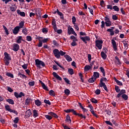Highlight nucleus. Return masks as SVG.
Segmentation results:
<instances>
[{
	"mask_svg": "<svg viewBox=\"0 0 129 129\" xmlns=\"http://www.w3.org/2000/svg\"><path fill=\"white\" fill-rule=\"evenodd\" d=\"M96 47H97L99 50L102 49V44H103V41L100 40H97L95 41Z\"/></svg>",
	"mask_w": 129,
	"mask_h": 129,
	"instance_id": "7ed1b4c3",
	"label": "nucleus"
},
{
	"mask_svg": "<svg viewBox=\"0 0 129 129\" xmlns=\"http://www.w3.org/2000/svg\"><path fill=\"white\" fill-rule=\"evenodd\" d=\"M91 69V66L87 65L84 68V70L86 72H87V71H89Z\"/></svg>",
	"mask_w": 129,
	"mask_h": 129,
	"instance_id": "b1692460",
	"label": "nucleus"
},
{
	"mask_svg": "<svg viewBox=\"0 0 129 129\" xmlns=\"http://www.w3.org/2000/svg\"><path fill=\"white\" fill-rule=\"evenodd\" d=\"M91 102H92L93 103H97L98 102V101H97V100L93 98L91 99Z\"/></svg>",
	"mask_w": 129,
	"mask_h": 129,
	"instance_id": "3c124183",
	"label": "nucleus"
},
{
	"mask_svg": "<svg viewBox=\"0 0 129 129\" xmlns=\"http://www.w3.org/2000/svg\"><path fill=\"white\" fill-rule=\"evenodd\" d=\"M14 123H18L19 122V117H17L15 118V119L14 120Z\"/></svg>",
	"mask_w": 129,
	"mask_h": 129,
	"instance_id": "bf43d9fd",
	"label": "nucleus"
},
{
	"mask_svg": "<svg viewBox=\"0 0 129 129\" xmlns=\"http://www.w3.org/2000/svg\"><path fill=\"white\" fill-rule=\"evenodd\" d=\"M105 26V22H104V21H101V29H103Z\"/></svg>",
	"mask_w": 129,
	"mask_h": 129,
	"instance_id": "5fc2aeb1",
	"label": "nucleus"
},
{
	"mask_svg": "<svg viewBox=\"0 0 129 129\" xmlns=\"http://www.w3.org/2000/svg\"><path fill=\"white\" fill-rule=\"evenodd\" d=\"M22 33L25 35L27 36L28 35V29L25 28L22 29Z\"/></svg>",
	"mask_w": 129,
	"mask_h": 129,
	"instance_id": "c85d7f7f",
	"label": "nucleus"
},
{
	"mask_svg": "<svg viewBox=\"0 0 129 129\" xmlns=\"http://www.w3.org/2000/svg\"><path fill=\"white\" fill-rule=\"evenodd\" d=\"M48 114H49V115H51V116H53V117H54L55 118H58V115L57 114L53 112H49L48 113Z\"/></svg>",
	"mask_w": 129,
	"mask_h": 129,
	"instance_id": "2eb2a0df",
	"label": "nucleus"
},
{
	"mask_svg": "<svg viewBox=\"0 0 129 129\" xmlns=\"http://www.w3.org/2000/svg\"><path fill=\"white\" fill-rule=\"evenodd\" d=\"M23 37L22 36H19L17 38V43L18 44H21V43H22V41H24V40H23Z\"/></svg>",
	"mask_w": 129,
	"mask_h": 129,
	"instance_id": "a211bd4d",
	"label": "nucleus"
},
{
	"mask_svg": "<svg viewBox=\"0 0 129 129\" xmlns=\"http://www.w3.org/2000/svg\"><path fill=\"white\" fill-rule=\"evenodd\" d=\"M103 81H107V79H106V78H102L100 81V82H103Z\"/></svg>",
	"mask_w": 129,
	"mask_h": 129,
	"instance_id": "052dcab7",
	"label": "nucleus"
},
{
	"mask_svg": "<svg viewBox=\"0 0 129 129\" xmlns=\"http://www.w3.org/2000/svg\"><path fill=\"white\" fill-rule=\"evenodd\" d=\"M7 76H9V77H11V78H14V75L12 74H11L10 73H8L7 74Z\"/></svg>",
	"mask_w": 129,
	"mask_h": 129,
	"instance_id": "e2e57ef3",
	"label": "nucleus"
},
{
	"mask_svg": "<svg viewBox=\"0 0 129 129\" xmlns=\"http://www.w3.org/2000/svg\"><path fill=\"white\" fill-rule=\"evenodd\" d=\"M17 14H19V15H20L21 17H25L26 14H25V12H21L20 10H17Z\"/></svg>",
	"mask_w": 129,
	"mask_h": 129,
	"instance_id": "393cba45",
	"label": "nucleus"
},
{
	"mask_svg": "<svg viewBox=\"0 0 129 129\" xmlns=\"http://www.w3.org/2000/svg\"><path fill=\"white\" fill-rule=\"evenodd\" d=\"M101 56L102 58H103L104 59V60H106V58L107 57V55L103 51L101 52Z\"/></svg>",
	"mask_w": 129,
	"mask_h": 129,
	"instance_id": "dca6fc26",
	"label": "nucleus"
},
{
	"mask_svg": "<svg viewBox=\"0 0 129 129\" xmlns=\"http://www.w3.org/2000/svg\"><path fill=\"white\" fill-rule=\"evenodd\" d=\"M64 80L67 84H70V81L67 78H64Z\"/></svg>",
	"mask_w": 129,
	"mask_h": 129,
	"instance_id": "49530a36",
	"label": "nucleus"
},
{
	"mask_svg": "<svg viewBox=\"0 0 129 129\" xmlns=\"http://www.w3.org/2000/svg\"><path fill=\"white\" fill-rule=\"evenodd\" d=\"M24 26H25V21H21L19 23V26L17 27H19V29H22Z\"/></svg>",
	"mask_w": 129,
	"mask_h": 129,
	"instance_id": "aec40b11",
	"label": "nucleus"
},
{
	"mask_svg": "<svg viewBox=\"0 0 129 129\" xmlns=\"http://www.w3.org/2000/svg\"><path fill=\"white\" fill-rule=\"evenodd\" d=\"M35 103L37 106H40L42 104V102L39 100H36L35 101Z\"/></svg>",
	"mask_w": 129,
	"mask_h": 129,
	"instance_id": "cd10ccee",
	"label": "nucleus"
},
{
	"mask_svg": "<svg viewBox=\"0 0 129 129\" xmlns=\"http://www.w3.org/2000/svg\"><path fill=\"white\" fill-rule=\"evenodd\" d=\"M99 73L98 72H94V74H93V77L94 78H95V79L96 80V78H99Z\"/></svg>",
	"mask_w": 129,
	"mask_h": 129,
	"instance_id": "4be33fe9",
	"label": "nucleus"
},
{
	"mask_svg": "<svg viewBox=\"0 0 129 129\" xmlns=\"http://www.w3.org/2000/svg\"><path fill=\"white\" fill-rule=\"evenodd\" d=\"M18 76H19V77H20V78H22L24 79H27V77L25 75L22 74L21 73H18Z\"/></svg>",
	"mask_w": 129,
	"mask_h": 129,
	"instance_id": "a878e982",
	"label": "nucleus"
},
{
	"mask_svg": "<svg viewBox=\"0 0 129 129\" xmlns=\"http://www.w3.org/2000/svg\"><path fill=\"white\" fill-rule=\"evenodd\" d=\"M123 45L124 46V48L125 49H127V48H128V44H127V43H126V41L123 42Z\"/></svg>",
	"mask_w": 129,
	"mask_h": 129,
	"instance_id": "8fccbe9b",
	"label": "nucleus"
},
{
	"mask_svg": "<svg viewBox=\"0 0 129 129\" xmlns=\"http://www.w3.org/2000/svg\"><path fill=\"white\" fill-rule=\"evenodd\" d=\"M5 108H6V110H7V111H9L10 112H11V111H12V109H11V107H10V105H6Z\"/></svg>",
	"mask_w": 129,
	"mask_h": 129,
	"instance_id": "473e14b6",
	"label": "nucleus"
},
{
	"mask_svg": "<svg viewBox=\"0 0 129 129\" xmlns=\"http://www.w3.org/2000/svg\"><path fill=\"white\" fill-rule=\"evenodd\" d=\"M66 122H69V123H71V119H70V116L67 115L66 119Z\"/></svg>",
	"mask_w": 129,
	"mask_h": 129,
	"instance_id": "bb28decb",
	"label": "nucleus"
},
{
	"mask_svg": "<svg viewBox=\"0 0 129 129\" xmlns=\"http://www.w3.org/2000/svg\"><path fill=\"white\" fill-rule=\"evenodd\" d=\"M39 82H40V83H41V86H42L43 89H44V90H46V91H49L48 87H46V85H45V84L44 83H43V82H42V81L39 80Z\"/></svg>",
	"mask_w": 129,
	"mask_h": 129,
	"instance_id": "9d476101",
	"label": "nucleus"
},
{
	"mask_svg": "<svg viewBox=\"0 0 129 129\" xmlns=\"http://www.w3.org/2000/svg\"><path fill=\"white\" fill-rule=\"evenodd\" d=\"M95 80H96L95 79V78H94L93 77H92V78L89 79L88 80V82H90V83H93V82H94V81H95Z\"/></svg>",
	"mask_w": 129,
	"mask_h": 129,
	"instance_id": "c9c22d12",
	"label": "nucleus"
},
{
	"mask_svg": "<svg viewBox=\"0 0 129 129\" xmlns=\"http://www.w3.org/2000/svg\"><path fill=\"white\" fill-rule=\"evenodd\" d=\"M68 72H69V74H70L71 75H73V74H74V72L73 71V69H69Z\"/></svg>",
	"mask_w": 129,
	"mask_h": 129,
	"instance_id": "c03bdc74",
	"label": "nucleus"
},
{
	"mask_svg": "<svg viewBox=\"0 0 129 129\" xmlns=\"http://www.w3.org/2000/svg\"><path fill=\"white\" fill-rule=\"evenodd\" d=\"M99 86L100 87H103L104 89L107 91V87H106V85H105V83H103V82H100Z\"/></svg>",
	"mask_w": 129,
	"mask_h": 129,
	"instance_id": "9b49d317",
	"label": "nucleus"
},
{
	"mask_svg": "<svg viewBox=\"0 0 129 129\" xmlns=\"http://www.w3.org/2000/svg\"><path fill=\"white\" fill-rule=\"evenodd\" d=\"M81 39L85 44H87V41H90V38H89V36L82 37H81Z\"/></svg>",
	"mask_w": 129,
	"mask_h": 129,
	"instance_id": "6e6552de",
	"label": "nucleus"
},
{
	"mask_svg": "<svg viewBox=\"0 0 129 129\" xmlns=\"http://www.w3.org/2000/svg\"><path fill=\"white\" fill-rule=\"evenodd\" d=\"M44 103H46V104H48V105H51V102H50V101L44 100Z\"/></svg>",
	"mask_w": 129,
	"mask_h": 129,
	"instance_id": "4d7b16f0",
	"label": "nucleus"
},
{
	"mask_svg": "<svg viewBox=\"0 0 129 129\" xmlns=\"http://www.w3.org/2000/svg\"><path fill=\"white\" fill-rule=\"evenodd\" d=\"M91 113L94 115V116H95L96 117H97V115L95 113V112H94V110H90Z\"/></svg>",
	"mask_w": 129,
	"mask_h": 129,
	"instance_id": "0e129e2a",
	"label": "nucleus"
},
{
	"mask_svg": "<svg viewBox=\"0 0 129 129\" xmlns=\"http://www.w3.org/2000/svg\"><path fill=\"white\" fill-rule=\"evenodd\" d=\"M35 66L37 68H42V67H45V63L42 61L40 60L39 59H35Z\"/></svg>",
	"mask_w": 129,
	"mask_h": 129,
	"instance_id": "f03ea898",
	"label": "nucleus"
},
{
	"mask_svg": "<svg viewBox=\"0 0 129 129\" xmlns=\"http://www.w3.org/2000/svg\"><path fill=\"white\" fill-rule=\"evenodd\" d=\"M113 10L115 11V12H119V8L117 6H113Z\"/></svg>",
	"mask_w": 129,
	"mask_h": 129,
	"instance_id": "58836bf2",
	"label": "nucleus"
},
{
	"mask_svg": "<svg viewBox=\"0 0 129 129\" xmlns=\"http://www.w3.org/2000/svg\"><path fill=\"white\" fill-rule=\"evenodd\" d=\"M3 29H4L5 31V33H6L7 35H9V30H8V28H7V27L5 25H3Z\"/></svg>",
	"mask_w": 129,
	"mask_h": 129,
	"instance_id": "ea45409f",
	"label": "nucleus"
},
{
	"mask_svg": "<svg viewBox=\"0 0 129 129\" xmlns=\"http://www.w3.org/2000/svg\"><path fill=\"white\" fill-rule=\"evenodd\" d=\"M53 54L55 57H56V58H57V59H59V58H60V53L59 50L57 49H54L53 50Z\"/></svg>",
	"mask_w": 129,
	"mask_h": 129,
	"instance_id": "0eeeda50",
	"label": "nucleus"
},
{
	"mask_svg": "<svg viewBox=\"0 0 129 129\" xmlns=\"http://www.w3.org/2000/svg\"><path fill=\"white\" fill-rule=\"evenodd\" d=\"M49 95H51L52 96H54L55 95V92L52 90L49 91Z\"/></svg>",
	"mask_w": 129,
	"mask_h": 129,
	"instance_id": "79ce46f5",
	"label": "nucleus"
},
{
	"mask_svg": "<svg viewBox=\"0 0 129 129\" xmlns=\"http://www.w3.org/2000/svg\"><path fill=\"white\" fill-rule=\"evenodd\" d=\"M76 22V18L75 17L73 16L72 17V23L74 24V25H75V23Z\"/></svg>",
	"mask_w": 129,
	"mask_h": 129,
	"instance_id": "6e6d98bb",
	"label": "nucleus"
},
{
	"mask_svg": "<svg viewBox=\"0 0 129 129\" xmlns=\"http://www.w3.org/2000/svg\"><path fill=\"white\" fill-rule=\"evenodd\" d=\"M19 49H20V46L19 44L17 43H14L13 44V50L17 52V51H19Z\"/></svg>",
	"mask_w": 129,
	"mask_h": 129,
	"instance_id": "1a4fd4ad",
	"label": "nucleus"
},
{
	"mask_svg": "<svg viewBox=\"0 0 129 129\" xmlns=\"http://www.w3.org/2000/svg\"><path fill=\"white\" fill-rule=\"evenodd\" d=\"M14 95L16 98H21L22 96H25V94L23 92H20L19 94L17 92L14 93Z\"/></svg>",
	"mask_w": 129,
	"mask_h": 129,
	"instance_id": "423d86ee",
	"label": "nucleus"
},
{
	"mask_svg": "<svg viewBox=\"0 0 129 129\" xmlns=\"http://www.w3.org/2000/svg\"><path fill=\"white\" fill-rule=\"evenodd\" d=\"M70 38L71 39V40H73V42H78V40L74 36H71Z\"/></svg>",
	"mask_w": 129,
	"mask_h": 129,
	"instance_id": "e433bc0d",
	"label": "nucleus"
},
{
	"mask_svg": "<svg viewBox=\"0 0 129 129\" xmlns=\"http://www.w3.org/2000/svg\"><path fill=\"white\" fill-rule=\"evenodd\" d=\"M7 90L8 91H9V92H13V91H14V90H13V89H12V88H11L9 86L7 87Z\"/></svg>",
	"mask_w": 129,
	"mask_h": 129,
	"instance_id": "13d9d810",
	"label": "nucleus"
},
{
	"mask_svg": "<svg viewBox=\"0 0 129 129\" xmlns=\"http://www.w3.org/2000/svg\"><path fill=\"white\" fill-rule=\"evenodd\" d=\"M45 117L47 119H48L49 120H50L53 117L49 115H45Z\"/></svg>",
	"mask_w": 129,
	"mask_h": 129,
	"instance_id": "a18cd8bd",
	"label": "nucleus"
},
{
	"mask_svg": "<svg viewBox=\"0 0 129 129\" xmlns=\"http://www.w3.org/2000/svg\"><path fill=\"white\" fill-rule=\"evenodd\" d=\"M115 64H116V65H121V62H120V60H119L118 57L116 56L115 57Z\"/></svg>",
	"mask_w": 129,
	"mask_h": 129,
	"instance_id": "ddd939ff",
	"label": "nucleus"
},
{
	"mask_svg": "<svg viewBox=\"0 0 129 129\" xmlns=\"http://www.w3.org/2000/svg\"><path fill=\"white\" fill-rule=\"evenodd\" d=\"M64 93L65 94H66V95H69V94H70V90H69V89H66L64 90Z\"/></svg>",
	"mask_w": 129,
	"mask_h": 129,
	"instance_id": "37998d69",
	"label": "nucleus"
},
{
	"mask_svg": "<svg viewBox=\"0 0 129 129\" xmlns=\"http://www.w3.org/2000/svg\"><path fill=\"white\" fill-rule=\"evenodd\" d=\"M53 75L54 77H55L57 80L61 81L62 80V78H61L58 74L56 73V72L53 73Z\"/></svg>",
	"mask_w": 129,
	"mask_h": 129,
	"instance_id": "f8f14e48",
	"label": "nucleus"
},
{
	"mask_svg": "<svg viewBox=\"0 0 129 129\" xmlns=\"http://www.w3.org/2000/svg\"><path fill=\"white\" fill-rule=\"evenodd\" d=\"M65 54H66V52L62 50L59 51V56H64Z\"/></svg>",
	"mask_w": 129,
	"mask_h": 129,
	"instance_id": "603ef678",
	"label": "nucleus"
},
{
	"mask_svg": "<svg viewBox=\"0 0 129 129\" xmlns=\"http://www.w3.org/2000/svg\"><path fill=\"white\" fill-rule=\"evenodd\" d=\"M22 67L23 69H27L28 68V64H24L22 66Z\"/></svg>",
	"mask_w": 129,
	"mask_h": 129,
	"instance_id": "69168bd1",
	"label": "nucleus"
},
{
	"mask_svg": "<svg viewBox=\"0 0 129 129\" xmlns=\"http://www.w3.org/2000/svg\"><path fill=\"white\" fill-rule=\"evenodd\" d=\"M26 40L28 42H31V41H32V37H31V36H27L26 37Z\"/></svg>",
	"mask_w": 129,
	"mask_h": 129,
	"instance_id": "de8ad7c7",
	"label": "nucleus"
},
{
	"mask_svg": "<svg viewBox=\"0 0 129 129\" xmlns=\"http://www.w3.org/2000/svg\"><path fill=\"white\" fill-rule=\"evenodd\" d=\"M115 90L116 91V92H119V91H120V89H119V87H118V86H115Z\"/></svg>",
	"mask_w": 129,
	"mask_h": 129,
	"instance_id": "09e8293b",
	"label": "nucleus"
},
{
	"mask_svg": "<svg viewBox=\"0 0 129 129\" xmlns=\"http://www.w3.org/2000/svg\"><path fill=\"white\" fill-rule=\"evenodd\" d=\"M68 35H71V34H73V35H74V36L77 37V34H76L75 31H74V29H73V28L70 26L68 27Z\"/></svg>",
	"mask_w": 129,
	"mask_h": 129,
	"instance_id": "20e7f679",
	"label": "nucleus"
},
{
	"mask_svg": "<svg viewBox=\"0 0 129 129\" xmlns=\"http://www.w3.org/2000/svg\"><path fill=\"white\" fill-rule=\"evenodd\" d=\"M17 6H16V5H14V6H11L10 7V11L11 12H16L17 11Z\"/></svg>",
	"mask_w": 129,
	"mask_h": 129,
	"instance_id": "5701e85b",
	"label": "nucleus"
},
{
	"mask_svg": "<svg viewBox=\"0 0 129 129\" xmlns=\"http://www.w3.org/2000/svg\"><path fill=\"white\" fill-rule=\"evenodd\" d=\"M121 97L124 99V100H127V99H128V96L126 94L122 95Z\"/></svg>",
	"mask_w": 129,
	"mask_h": 129,
	"instance_id": "f704fd0d",
	"label": "nucleus"
},
{
	"mask_svg": "<svg viewBox=\"0 0 129 129\" xmlns=\"http://www.w3.org/2000/svg\"><path fill=\"white\" fill-rule=\"evenodd\" d=\"M107 32H109L110 33V36H113V35H114V31L110 29H108L107 30Z\"/></svg>",
	"mask_w": 129,
	"mask_h": 129,
	"instance_id": "c756f323",
	"label": "nucleus"
},
{
	"mask_svg": "<svg viewBox=\"0 0 129 129\" xmlns=\"http://www.w3.org/2000/svg\"><path fill=\"white\" fill-rule=\"evenodd\" d=\"M56 13H57V15H58V16H60V17H62L63 18V13L60 12V11H59L58 9L56 10Z\"/></svg>",
	"mask_w": 129,
	"mask_h": 129,
	"instance_id": "a19ab883",
	"label": "nucleus"
},
{
	"mask_svg": "<svg viewBox=\"0 0 129 129\" xmlns=\"http://www.w3.org/2000/svg\"><path fill=\"white\" fill-rule=\"evenodd\" d=\"M6 101L7 102H9L10 104H14L15 103V102H14V100L12 99H8L6 100Z\"/></svg>",
	"mask_w": 129,
	"mask_h": 129,
	"instance_id": "7c9ffc66",
	"label": "nucleus"
},
{
	"mask_svg": "<svg viewBox=\"0 0 129 129\" xmlns=\"http://www.w3.org/2000/svg\"><path fill=\"white\" fill-rule=\"evenodd\" d=\"M106 27H110L111 26V21H107L105 22Z\"/></svg>",
	"mask_w": 129,
	"mask_h": 129,
	"instance_id": "4c0bfd02",
	"label": "nucleus"
},
{
	"mask_svg": "<svg viewBox=\"0 0 129 129\" xmlns=\"http://www.w3.org/2000/svg\"><path fill=\"white\" fill-rule=\"evenodd\" d=\"M115 81L117 83V85H119V86H122V83L118 80L115 78Z\"/></svg>",
	"mask_w": 129,
	"mask_h": 129,
	"instance_id": "2f4dec72",
	"label": "nucleus"
},
{
	"mask_svg": "<svg viewBox=\"0 0 129 129\" xmlns=\"http://www.w3.org/2000/svg\"><path fill=\"white\" fill-rule=\"evenodd\" d=\"M29 85L30 86H34L35 85V82L32 81V82H29L28 83Z\"/></svg>",
	"mask_w": 129,
	"mask_h": 129,
	"instance_id": "680f3d73",
	"label": "nucleus"
},
{
	"mask_svg": "<svg viewBox=\"0 0 129 129\" xmlns=\"http://www.w3.org/2000/svg\"><path fill=\"white\" fill-rule=\"evenodd\" d=\"M100 70L101 72H102V73L103 74V76H105V72L104 71V69L103 68V67H101L100 68Z\"/></svg>",
	"mask_w": 129,
	"mask_h": 129,
	"instance_id": "72a5a7b5",
	"label": "nucleus"
},
{
	"mask_svg": "<svg viewBox=\"0 0 129 129\" xmlns=\"http://www.w3.org/2000/svg\"><path fill=\"white\" fill-rule=\"evenodd\" d=\"M32 115V112L31 111V110H28L26 112V116H27V117H30Z\"/></svg>",
	"mask_w": 129,
	"mask_h": 129,
	"instance_id": "412c9836",
	"label": "nucleus"
},
{
	"mask_svg": "<svg viewBox=\"0 0 129 129\" xmlns=\"http://www.w3.org/2000/svg\"><path fill=\"white\" fill-rule=\"evenodd\" d=\"M20 32V27L16 26L13 30V34L17 35Z\"/></svg>",
	"mask_w": 129,
	"mask_h": 129,
	"instance_id": "4468645a",
	"label": "nucleus"
},
{
	"mask_svg": "<svg viewBox=\"0 0 129 129\" xmlns=\"http://www.w3.org/2000/svg\"><path fill=\"white\" fill-rule=\"evenodd\" d=\"M111 44L113 46V48L114 51H117V46L116 45V42H115V40L114 39L111 40Z\"/></svg>",
	"mask_w": 129,
	"mask_h": 129,
	"instance_id": "39448f33",
	"label": "nucleus"
},
{
	"mask_svg": "<svg viewBox=\"0 0 129 129\" xmlns=\"http://www.w3.org/2000/svg\"><path fill=\"white\" fill-rule=\"evenodd\" d=\"M33 117L34 118H36L39 116V114L38 113V111H37V110H33Z\"/></svg>",
	"mask_w": 129,
	"mask_h": 129,
	"instance_id": "6ab92c4d",
	"label": "nucleus"
},
{
	"mask_svg": "<svg viewBox=\"0 0 129 129\" xmlns=\"http://www.w3.org/2000/svg\"><path fill=\"white\" fill-rule=\"evenodd\" d=\"M4 56L5 65H6V66H9V65H10V61L12 60V58H11V55L8 53V52H4Z\"/></svg>",
	"mask_w": 129,
	"mask_h": 129,
	"instance_id": "f257e3e1",
	"label": "nucleus"
},
{
	"mask_svg": "<svg viewBox=\"0 0 129 129\" xmlns=\"http://www.w3.org/2000/svg\"><path fill=\"white\" fill-rule=\"evenodd\" d=\"M64 58H66V60H67L68 62H71V61H72V58H71V56L67 54L64 55Z\"/></svg>",
	"mask_w": 129,
	"mask_h": 129,
	"instance_id": "f3484780",
	"label": "nucleus"
},
{
	"mask_svg": "<svg viewBox=\"0 0 129 129\" xmlns=\"http://www.w3.org/2000/svg\"><path fill=\"white\" fill-rule=\"evenodd\" d=\"M119 93H120L121 95H122L124 94V93H125V90H121L120 91Z\"/></svg>",
	"mask_w": 129,
	"mask_h": 129,
	"instance_id": "774afa93",
	"label": "nucleus"
},
{
	"mask_svg": "<svg viewBox=\"0 0 129 129\" xmlns=\"http://www.w3.org/2000/svg\"><path fill=\"white\" fill-rule=\"evenodd\" d=\"M42 32L44 33V34H47L48 33V29L44 28L42 29Z\"/></svg>",
	"mask_w": 129,
	"mask_h": 129,
	"instance_id": "864d4df0",
	"label": "nucleus"
},
{
	"mask_svg": "<svg viewBox=\"0 0 129 129\" xmlns=\"http://www.w3.org/2000/svg\"><path fill=\"white\" fill-rule=\"evenodd\" d=\"M88 9L89 10V12L90 13V14H91L92 16H93V10H92L91 8H88Z\"/></svg>",
	"mask_w": 129,
	"mask_h": 129,
	"instance_id": "338daca9",
	"label": "nucleus"
}]
</instances>
